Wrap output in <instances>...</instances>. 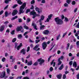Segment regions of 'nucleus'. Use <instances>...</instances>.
<instances>
[{
  "label": "nucleus",
  "mask_w": 79,
  "mask_h": 79,
  "mask_svg": "<svg viewBox=\"0 0 79 79\" xmlns=\"http://www.w3.org/2000/svg\"><path fill=\"white\" fill-rule=\"evenodd\" d=\"M3 10H1L0 12V15H2V14H3Z\"/></svg>",
  "instance_id": "obj_56"
},
{
  "label": "nucleus",
  "mask_w": 79,
  "mask_h": 79,
  "mask_svg": "<svg viewBox=\"0 0 79 79\" xmlns=\"http://www.w3.org/2000/svg\"><path fill=\"white\" fill-rule=\"evenodd\" d=\"M53 67H51L50 68V71H53Z\"/></svg>",
  "instance_id": "obj_50"
},
{
  "label": "nucleus",
  "mask_w": 79,
  "mask_h": 79,
  "mask_svg": "<svg viewBox=\"0 0 79 79\" xmlns=\"http://www.w3.org/2000/svg\"><path fill=\"white\" fill-rule=\"evenodd\" d=\"M64 21L66 22H68V21H69V19H68V18L67 17H65Z\"/></svg>",
  "instance_id": "obj_33"
},
{
  "label": "nucleus",
  "mask_w": 79,
  "mask_h": 79,
  "mask_svg": "<svg viewBox=\"0 0 79 79\" xmlns=\"http://www.w3.org/2000/svg\"><path fill=\"white\" fill-rule=\"evenodd\" d=\"M16 38H15L14 39H13L12 40V42H15V41H16Z\"/></svg>",
  "instance_id": "obj_34"
},
{
  "label": "nucleus",
  "mask_w": 79,
  "mask_h": 79,
  "mask_svg": "<svg viewBox=\"0 0 79 79\" xmlns=\"http://www.w3.org/2000/svg\"><path fill=\"white\" fill-rule=\"evenodd\" d=\"M23 53V55H25L26 54V50H25L24 48H23L20 51V53Z\"/></svg>",
  "instance_id": "obj_12"
},
{
  "label": "nucleus",
  "mask_w": 79,
  "mask_h": 79,
  "mask_svg": "<svg viewBox=\"0 0 79 79\" xmlns=\"http://www.w3.org/2000/svg\"><path fill=\"white\" fill-rule=\"evenodd\" d=\"M5 60H6L5 58L3 57L2 59V61L3 62H5Z\"/></svg>",
  "instance_id": "obj_44"
},
{
  "label": "nucleus",
  "mask_w": 79,
  "mask_h": 79,
  "mask_svg": "<svg viewBox=\"0 0 79 79\" xmlns=\"http://www.w3.org/2000/svg\"><path fill=\"white\" fill-rule=\"evenodd\" d=\"M35 3V0H32V1L31 2V4H34Z\"/></svg>",
  "instance_id": "obj_41"
},
{
  "label": "nucleus",
  "mask_w": 79,
  "mask_h": 79,
  "mask_svg": "<svg viewBox=\"0 0 79 79\" xmlns=\"http://www.w3.org/2000/svg\"><path fill=\"white\" fill-rule=\"evenodd\" d=\"M23 79H29V77H24L23 78Z\"/></svg>",
  "instance_id": "obj_53"
},
{
  "label": "nucleus",
  "mask_w": 79,
  "mask_h": 79,
  "mask_svg": "<svg viewBox=\"0 0 79 79\" xmlns=\"http://www.w3.org/2000/svg\"><path fill=\"white\" fill-rule=\"evenodd\" d=\"M24 29H27V30H28V29H29V27L26 26V25L24 26Z\"/></svg>",
  "instance_id": "obj_28"
},
{
  "label": "nucleus",
  "mask_w": 79,
  "mask_h": 79,
  "mask_svg": "<svg viewBox=\"0 0 79 79\" xmlns=\"http://www.w3.org/2000/svg\"><path fill=\"white\" fill-rule=\"evenodd\" d=\"M37 61L38 62H40L39 63V64L40 65H42V63H44L45 62V60L44 59H42V58L38 59Z\"/></svg>",
  "instance_id": "obj_3"
},
{
  "label": "nucleus",
  "mask_w": 79,
  "mask_h": 79,
  "mask_svg": "<svg viewBox=\"0 0 79 79\" xmlns=\"http://www.w3.org/2000/svg\"><path fill=\"white\" fill-rule=\"evenodd\" d=\"M69 64L71 66H72V65L73 64V61H71L69 62Z\"/></svg>",
  "instance_id": "obj_39"
},
{
  "label": "nucleus",
  "mask_w": 79,
  "mask_h": 79,
  "mask_svg": "<svg viewBox=\"0 0 79 79\" xmlns=\"http://www.w3.org/2000/svg\"><path fill=\"white\" fill-rule=\"evenodd\" d=\"M5 25H2V26L0 28V31L1 32H3L4 30H5Z\"/></svg>",
  "instance_id": "obj_11"
},
{
  "label": "nucleus",
  "mask_w": 79,
  "mask_h": 79,
  "mask_svg": "<svg viewBox=\"0 0 79 79\" xmlns=\"http://www.w3.org/2000/svg\"><path fill=\"white\" fill-rule=\"evenodd\" d=\"M15 30H14L13 31H12L11 33H10V34H11L12 35H14L15 34Z\"/></svg>",
  "instance_id": "obj_35"
},
{
  "label": "nucleus",
  "mask_w": 79,
  "mask_h": 79,
  "mask_svg": "<svg viewBox=\"0 0 79 79\" xmlns=\"http://www.w3.org/2000/svg\"><path fill=\"white\" fill-rule=\"evenodd\" d=\"M18 10H14L12 13V16H15V15H17V13H18Z\"/></svg>",
  "instance_id": "obj_5"
},
{
  "label": "nucleus",
  "mask_w": 79,
  "mask_h": 79,
  "mask_svg": "<svg viewBox=\"0 0 79 79\" xmlns=\"http://www.w3.org/2000/svg\"><path fill=\"white\" fill-rule=\"evenodd\" d=\"M22 37H23V36L22 34H20L18 35V39H21V38H22Z\"/></svg>",
  "instance_id": "obj_26"
},
{
  "label": "nucleus",
  "mask_w": 79,
  "mask_h": 79,
  "mask_svg": "<svg viewBox=\"0 0 79 79\" xmlns=\"http://www.w3.org/2000/svg\"><path fill=\"white\" fill-rule=\"evenodd\" d=\"M30 21H31V19L29 18H28L27 20V23H28L29 22H30Z\"/></svg>",
  "instance_id": "obj_40"
},
{
  "label": "nucleus",
  "mask_w": 79,
  "mask_h": 79,
  "mask_svg": "<svg viewBox=\"0 0 79 79\" xmlns=\"http://www.w3.org/2000/svg\"><path fill=\"white\" fill-rule=\"evenodd\" d=\"M68 6V4H67V3H65L64 4V6L67 7Z\"/></svg>",
  "instance_id": "obj_61"
},
{
  "label": "nucleus",
  "mask_w": 79,
  "mask_h": 79,
  "mask_svg": "<svg viewBox=\"0 0 79 79\" xmlns=\"http://www.w3.org/2000/svg\"><path fill=\"white\" fill-rule=\"evenodd\" d=\"M72 5H76V1H73L72 2Z\"/></svg>",
  "instance_id": "obj_29"
},
{
  "label": "nucleus",
  "mask_w": 79,
  "mask_h": 79,
  "mask_svg": "<svg viewBox=\"0 0 79 79\" xmlns=\"http://www.w3.org/2000/svg\"><path fill=\"white\" fill-rule=\"evenodd\" d=\"M71 0H66V2L68 4H69L71 2Z\"/></svg>",
  "instance_id": "obj_37"
},
{
  "label": "nucleus",
  "mask_w": 79,
  "mask_h": 79,
  "mask_svg": "<svg viewBox=\"0 0 79 79\" xmlns=\"http://www.w3.org/2000/svg\"><path fill=\"white\" fill-rule=\"evenodd\" d=\"M47 44L46 43V42H44L42 44V47L43 50H45L47 47Z\"/></svg>",
  "instance_id": "obj_4"
},
{
  "label": "nucleus",
  "mask_w": 79,
  "mask_h": 79,
  "mask_svg": "<svg viewBox=\"0 0 79 79\" xmlns=\"http://www.w3.org/2000/svg\"><path fill=\"white\" fill-rule=\"evenodd\" d=\"M31 26H33L34 29H35V30H37V25H36V24L34 23V22H33L32 23Z\"/></svg>",
  "instance_id": "obj_9"
},
{
  "label": "nucleus",
  "mask_w": 79,
  "mask_h": 79,
  "mask_svg": "<svg viewBox=\"0 0 79 79\" xmlns=\"http://www.w3.org/2000/svg\"><path fill=\"white\" fill-rule=\"evenodd\" d=\"M43 33L44 35H48L49 34V31L48 30H45L43 31Z\"/></svg>",
  "instance_id": "obj_7"
},
{
  "label": "nucleus",
  "mask_w": 79,
  "mask_h": 79,
  "mask_svg": "<svg viewBox=\"0 0 79 79\" xmlns=\"http://www.w3.org/2000/svg\"><path fill=\"white\" fill-rule=\"evenodd\" d=\"M22 29H23V27H22V26H20L19 27H18L16 29V31L17 32L21 31Z\"/></svg>",
  "instance_id": "obj_8"
},
{
  "label": "nucleus",
  "mask_w": 79,
  "mask_h": 79,
  "mask_svg": "<svg viewBox=\"0 0 79 79\" xmlns=\"http://www.w3.org/2000/svg\"><path fill=\"white\" fill-rule=\"evenodd\" d=\"M10 15H11V12H10L9 13H8L7 11L5 12V17H7L8 16H9Z\"/></svg>",
  "instance_id": "obj_13"
},
{
  "label": "nucleus",
  "mask_w": 79,
  "mask_h": 79,
  "mask_svg": "<svg viewBox=\"0 0 79 79\" xmlns=\"http://www.w3.org/2000/svg\"><path fill=\"white\" fill-rule=\"evenodd\" d=\"M54 61L55 59H53L51 63V65H52V64H53V67H55V64L56 63V62H54Z\"/></svg>",
  "instance_id": "obj_14"
},
{
  "label": "nucleus",
  "mask_w": 79,
  "mask_h": 79,
  "mask_svg": "<svg viewBox=\"0 0 79 79\" xmlns=\"http://www.w3.org/2000/svg\"><path fill=\"white\" fill-rule=\"evenodd\" d=\"M63 68H64V66L63 65V64H62L60 67L59 68V70H62V69H63Z\"/></svg>",
  "instance_id": "obj_22"
},
{
  "label": "nucleus",
  "mask_w": 79,
  "mask_h": 79,
  "mask_svg": "<svg viewBox=\"0 0 79 79\" xmlns=\"http://www.w3.org/2000/svg\"><path fill=\"white\" fill-rule=\"evenodd\" d=\"M64 58V56H61L59 58H60V60H63V59Z\"/></svg>",
  "instance_id": "obj_46"
},
{
  "label": "nucleus",
  "mask_w": 79,
  "mask_h": 79,
  "mask_svg": "<svg viewBox=\"0 0 79 79\" xmlns=\"http://www.w3.org/2000/svg\"><path fill=\"white\" fill-rule=\"evenodd\" d=\"M18 46L21 48V47H23V44L22 43H20Z\"/></svg>",
  "instance_id": "obj_54"
},
{
  "label": "nucleus",
  "mask_w": 79,
  "mask_h": 79,
  "mask_svg": "<svg viewBox=\"0 0 79 79\" xmlns=\"http://www.w3.org/2000/svg\"><path fill=\"white\" fill-rule=\"evenodd\" d=\"M31 10L29 9H27L26 11V13H28V12H30Z\"/></svg>",
  "instance_id": "obj_31"
},
{
  "label": "nucleus",
  "mask_w": 79,
  "mask_h": 79,
  "mask_svg": "<svg viewBox=\"0 0 79 79\" xmlns=\"http://www.w3.org/2000/svg\"><path fill=\"white\" fill-rule=\"evenodd\" d=\"M69 45H70V44L69 43L67 44V47L66 48V50H68L69 49Z\"/></svg>",
  "instance_id": "obj_23"
},
{
  "label": "nucleus",
  "mask_w": 79,
  "mask_h": 79,
  "mask_svg": "<svg viewBox=\"0 0 79 79\" xmlns=\"http://www.w3.org/2000/svg\"><path fill=\"white\" fill-rule=\"evenodd\" d=\"M62 77V74H60L59 75H58L56 76V77L58 79H61V77Z\"/></svg>",
  "instance_id": "obj_16"
},
{
  "label": "nucleus",
  "mask_w": 79,
  "mask_h": 79,
  "mask_svg": "<svg viewBox=\"0 0 79 79\" xmlns=\"http://www.w3.org/2000/svg\"><path fill=\"white\" fill-rule=\"evenodd\" d=\"M36 12H35V10H33V11H31L30 13V15H33V16L35 15Z\"/></svg>",
  "instance_id": "obj_10"
},
{
  "label": "nucleus",
  "mask_w": 79,
  "mask_h": 79,
  "mask_svg": "<svg viewBox=\"0 0 79 79\" xmlns=\"http://www.w3.org/2000/svg\"><path fill=\"white\" fill-rule=\"evenodd\" d=\"M66 75L65 74H64L63 76V79H66Z\"/></svg>",
  "instance_id": "obj_59"
},
{
  "label": "nucleus",
  "mask_w": 79,
  "mask_h": 79,
  "mask_svg": "<svg viewBox=\"0 0 79 79\" xmlns=\"http://www.w3.org/2000/svg\"><path fill=\"white\" fill-rule=\"evenodd\" d=\"M5 3H6V4H7V3H9V1L8 0H5Z\"/></svg>",
  "instance_id": "obj_52"
},
{
  "label": "nucleus",
  "mask_w": 79,
  "mask_h": 79,
  "mask_svg": "<svg viewBox=\"0 0 79 79\" xmlns=\"http://www.w3.org/2000/svg\"><path fill=\"white\" fill-rule=\"evenodd\" d=\"M40 16V14H36H36H35V15L34 16L32 17V18L33 19H34V18H35L36 17V16Z\"/></svg>",
  "instance_id": "obj_20"
},
{
  "label": "nucleus",
  "mask_w": 79,
  "mask_h": 79,
  "mask_svg": "<svg viewBox=\"0 0 79 79\" xmlns=\"http://www.w3.org/2000/svg\"><path fill=\"white\" fill-rule=\"evenodd\" d=\"M76 44L77 45V47L78 48H79V41L77 42V43H76Z\"/></svg>",
  "instance_id": "obj_38"
},
{
  "label": "nucleus",
  "mask_w": 79,
  "mask_h": 79,
  "mask_svg": "<svg viewBox=\"0 0 79 79\" xmlns=\"http://www.w3.org/2000/svg\"><path fill=\"white\" fill-rule=\"evenodd\" d=\"M44 27H45V26L44 25H42L40 26V29L44 30Z\"/></svg>",
  "instance_id": "obj_24"
},
{
  "label": "nucleus",
  "mask_w": 79,
  "mask_h": 79,
  "mask_svg": "<svg viewBox=\"0 0 79 79\" xmlns=\"http://www.w3.org/2000/svg\"><path fill=\"white\" fill-rule=\"evenodd\" d=\"M34 8V6L32 5L31 6V7L30 8V10H33Z\"/></svg>",
  "instance_id": "obj_51"
},
{
  "label": "nucleus",
  "mask_w": 79,
  "mask_h": 79,
  "mask_svg": "<svg viewBox=\"0 0 79 79\" xmlns=\"http://www.w3.org/2000/svg\"><path fill=\"white\" fill-rule=\"evenodd\" d=\"M42 3H45V0H42L41 1Z\"/></svg>",
  "instance_id": "obj_60"
},
{
  "label": "nucleus",
  "mask_w": 79,
  "mask_h": 79,
  "mask_svg": "<svg viewBox=\"0 0 79 79\" xmlns=\"http://www.w3.org/2000/svg\"><path fill=\"white\" fill-rule=\"evenodd\" d=\"M17 18H18V16L16 15L13 17L11 19V20H12V21H13V20H15V19H17Z\"/></svg>",
  "instance_id": "obj_25"
},
{
  "label": "nucleus",
  "mask_w": 79,
  "mask_h": 79,
  "mask_svg": "<svg viewBox=\"0 0 79 79\" xmlns=\"http://www.w3.org/2000/svg\"><path fill=\"white\" fill-rule=\"evenodd\" d=\"M17 46H18V43H15V48H16L17 47Z\"/></svg>",
  "instance_id": "obj_64"
},
{
  "label": "nucleus",
  "mask_w": 79,
  "mask_h": 79,
  "mask_svg": "<svg viewBox=\"0 0 79 79\" xmlns=\"http://www.w3.org/2000/svg\"><path fill=\"white\" fill-rule=\"evenodd\" d=\"M6 71L7 72V74H10V69H6Z\"/></svg>",
  "instance_id": "obj_27"
},
{
  "label": "nucleus",
  "mask_w": 79,
  "mask_h": 79,
  "mask_svg": "<svg viewBox=\"0 0 79 79\" xmlns=\"http://www.w3.org/2000/svg\"><path fill=\"white\" fill-rule=\"evenodd\" d=\"M60 35H59L57 36V39H56V40H58L59 39V38H60Z\"/></svg>",
  "instance_id": "obj_47"
},
{
  "label": "nucleus",
  "mask_w": 79,
  "mask_h": 79,
  "mask_svg": "<svg viewBox=\"0 0 79 79\" xmlns=\"http://www.w3.org/2000/svg\"><path fill=\"white\" fill-rule=\"evenodd\" d=\"M49 20H50V15L48 16V18H47L46 20L45 21V22H49Z\"/></svg>",
  "instance_id": "obj_30"
},
{
  "label": "nucleus",
  "mask_w": 79,
  "mask_h": 79,
  "mask_svg": "<svg viewBox=\"0 0 79 79\" xmlns=\"http://www.w3.org/2000/svg\"><path fill=\"white\" fill-rule=\"evenodd\" d=\"M73 67H74L75 68H76L77 67V63H76V61H74L73 65Z\"/></svg>",
  "instance_id": "obj_15"
},
{
  "label": "nucleus",
  "mask_w": 79,
  "mask_h": 79,
  "mask_svg": "<svg viewBox=\"0 0 79 79\" xmlns=\"http://www.w3.org/2000/svg\"><path fill=\"white\" fill-rule=\"evenodd\" d=\"M38 65V63L37 62H35L33 64V66H37Z\"/></svg>",
  "instance_id": "obj_48"
},
{
  "label": "nucleus",
  "mask_w": 79,
  "mask_h": 79,
  "mask_svg": "<svg viewBox=\"0 0 79 79\" xmlns=\"http://www.w3.org/2000/svg\"><path fill=\"white\" fill-rule=\"evenodd\" d=\"M56 23L57 24L61 25L63 23V21L62 19H59V17H57L54 19Z\"/></svg>",
  "instance_id": "obj_2"
},
{
  "label": "nucleus",
  "mask_w": 79,
  "mask_h": 79,
  "mask_svg": "<svg viewBox=\"0 0 79 79\" xmlns=\"http://www.w3.org/2000/svg\"><path fill=\"white\" fill-rule=\"evenodd\" d=\"M35 10L36 11H37L39 10V8L38 7H36L35 8Z\"/></svg>",
  "instance_id": "obj_62"
},
{
  "label": "nucleus",
  "mask_w": 79,
  "mask_h": 79,
  "mask_svg": "<svg viewBox=\"0 0 79 79\" xmlns=\"http://www.w3.org/2000/svg\"><path fill=\"white\" fill-rule=\"evenodd\" d=\"M6 76V74L5 73V72L4 71L2 72L0 76V78H3V77H5V76Z\"/></svg>",
  "instance_id": "obj_6"
},
{
  "label": "nucleus",
  "mask_w": 79,
  "mask_h": 79,
  "mask_svg": "<svg viewBox=\"0 0 79 79\" xmlns=\"http://www.w3.org/2000/svg\"><path fill=\"white\" fill-rule=\"evenodd\" d=\"M18 4H15L12 7L13 8H16V7L18 6Z\"/></svg>",
  "instance_id": "obj_36"
},
{
  "label": "nucleus",
  "mask_w": 79,
  "mask_h": 79,
  "mask_svg": "<svg viewBox=\"0 0 79 79\" xmlns=\"http://www.w3.org/2000/svg\"><path fill=\"white\" fill-rule=\"evenodd\" d=\"M26 6V2H24L22 5L20 7L19 10V15L21 14H23V13H24V9L25 8V7Z\"/></svg>",
  "instance_id": "obj_1"
},
{
  "label": "nucleus",
  "mask_w": 79,
  "mask_h": 79,
  "mask_svg": "<svg viewBox=\"0 0 79 79\" xmlns=\"http://www.w3.org/2000/svg\"><path fill=\"white\" fill-rule=\"evenodd\" d=\"M20 48H21V47L18 46L17 48V50H19V49H20Z\"/></svg>",
  "instance_id": "obj_63"
},
{
  "label": "nucleus",
  "mask_w": 79,
  "mask_h": 79,
  "mask_svg": "<svg viewBox=\"0 0 79 79\" xmlns=\"http://www.w3.org/2000/svg\"><path fill=\"white\" fill-rule=\"evenodd\" d=\"M77 11V8H75L74 10V13H76V11Z\"/></svg>",
  "instance_id": "obj_58"
},
{
  "label": "nucleus",
  "mask_w": 79,
  "mask_h": 79,
  "mask_svg": "<svg viewBox=\"0 0 79 79\" xmlns=\"http://www.w3.org/2000/svg\"><path fill=\"white\" fill-rule=\"evenodd\" d=\"M17 3L18 4H19V5H20L23 4V2H21V0H18L17 1Z\"/></svg>",
  "instance_id": "obj_21"
},
{
  "label": "nucleus",
  "mask_w": 79,
  "mask_h": 79,
  "mask_svg": "<svg viewBox=\"0 0 79 79\" xmlns=\"http://www.w3.org/2000/svg\"><path fill=\"white\" fill-rule=\"evenodd\" d=\"M44 18H45V17L44 16V15H42L41 16V19L42 20V21H43L44 19Z\"/></svg>",
  "instance_id": "obj_32"
},
{
  "label": "nucleus",
  "mask_w": 79,
  "mask_h": 79,
  "mask_svg": "<svg viewBox=\"0 0 79 79\" xmlns=\"http://www.w3.org/2000/svg\"><path fill=\"white\" fill-rule=\"evenodd\" d=\"M22 19H19V23H22Z\"/></svg>",
  "instance_id": "obj_55"
},
{
  "label": "nucleus",
  "mask_w": 79,
  "mask_h": 79,
  "mask_svg": "<svg viewBox=\"0 0 79 79\" xmlns=\"http://www.w3.org/2000/svg\"><path fill=\"white\" fill-rule=\"evenodd\" d=\"M28 33H29L28 32H25L24 34H23V35L24 36H26V35H27V34H28Z\"/></svg>",
  "instance_id": "obj_45"
},
{
  "label": "nucleus",
  "mask_w": 79,
  "mask_h": 79,
  "mask_svg": "<svg viewBox=\"0 0 79 79\" xmlns=\"http://www.w3.org/2000/svg\"><path fill=\"white\" fill-rule=\"evenodd\" d=\"M58 65L59 66V65H60L61 64V63H62V62L61 61V60H60V58H59L58 60Z\"/></svg>",
  "instance_id": "obj_17"
},
{
  "label": "nucleus",
  "mask_w": 79,
  "mask_h": 79,
  "mask_svg": "<svg viewBox=\"0 0 79 79\" xmlns=\"http://www.w3.org/2000/svg\"><path fill=\"white\" fill-rule=\"evenodd\" d=\"M77 79H79V73L76 75Z\"/></svg>",
  "instance_id": "obj_42"
},
{
  "label": "nucleus",
  "mask_w": 79,
  "mask_h": 79,
  "mask_svg": "<svg viewBox=\"0 0 79 79\" xmlns=\"http://www.w3.org/2000/svg\"><path fill=\"white\" fill-rule=\"evenodd\" d=\"M39 47V45H36L35 46L34 48H33V49L34 50H35V51H36V50H37V48H38Z\"/></svg>",
  "instance_id": "obj_19"
},
{
  "label": "nucleus",
  "mask_w": 79,
  "mask_h": 79,
  "mask_svg": "<svg viewBox=\"0 0 79 79\" xmlns=\"http://www.w3.org/2000/svg\"><path fill=\"white\" fill-rule=\"evenodd\" d=\"M29 42L30 43H34V41H33L32 40H31V39H29Z\"/></svg>",
  "instance_id": "obj_57"
},
{
  "label": "nucleus",
  "mask_w": 79,
  "mask_h": 79,
  "mask_svg": "<svg viewBox=\"0 0 79 79\" xmlns=\"http://www.w3.org/2000/svg\"><path fill=\"white\" fill-rule=\"evenodd\" d=\"M27 64L28 66H31L32 64V61L31 60L27 63Z\"/></svg>",
  "instance_id": "obj_18"
},
{
  "label": "nucleus",
  "mask_w": 79,
  "mask_h": 79,
  "mask_svg": "<svg viewBox=\"0 0 79 79\" xmlns=\"http://www.w3.org/2000/svg\"><path fill=\"white\" fill-rule=\"evenodd\" d=\"M29 50H30V47H29V46H28L27 48V52H29Z\"/></svg>",
  "instance_id": "obj_43"
},
{
  "label": "nucleus",
  "mask_w": 79,
  "mask_h": 79,
  "mask_svg": "<svg viewBox=\"0 0 79 79\" xmlns=\"http://www.w3.org/2000/svg\"><path fill=\"white\" fill-rule=\"evenodd\" d=\"M67 34V32H65V33H64L63 34V37H64V36L66 35Z\"/></svg>",
  "instance_id": "obj_49"
}]
</instances>
